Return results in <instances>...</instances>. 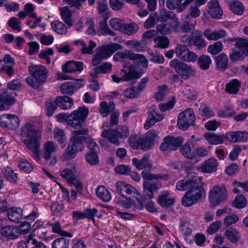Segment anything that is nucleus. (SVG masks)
<instances>
[{"instance_id": "864d4df0", "label": "nucleus", "mask_w": 248, "mask_h": 248, "mask_svg": "<svg viewBox=\"0 0 248 248\" xmlns=\"http://www.w3.org/2000/svg\"><path fill=\"white\" fill-rule=\"evenodd\" d=\"M230 8L233 13L237 15H242L244 11L243 5L238 1H235L231 3Z\"/></svg>"}, {"instance_id": "c756f323", "label": "nucleus", "mask_w": 248, "mask_h": 248, "mask_svg": "<svg viewBox=\"0 0 248 248\" xmlns=\"http://www.w3.org/2000/svg\"><path fill=\"white\" fill-rule=\"evenodd\" d=\"M203 35L209 40H217L225 37L227 34L225 31L223 30L214 31L210 30H206L204 31Z\"/></svg>"}, {"instance_id": "0eeeda50", "label": "nucleus", "mask_w": 248, "mask_h": 248, "mask_svg": "<svg viewBox=\"0 0 248 248\" xmlns=\"http://www.w3.org/2000/svg\"><path fill=\"white\" fill-rule=\"evenodd\" d=\"M228 192L224 185H217L209 193V200L213 206H217L227 201Z\"/></svg>"}, {"instance_id": "7c9ffc66", "label": "nucleus", "mask_w": 248, "mask_h": 248, "mask_svg": "<svg viewBox=\"0 0 248 248\" xmlns=\"http://www.w3.org/2000/svg\"><path fill=\"white\" fill-rule=\"evenodd\" d=\"M218 166L217 160L214 158L206 160L202 166V170L204 172L211 173L216 171Z\"/></svg>"}, {"instance_id": "a878e982", "label": "nucleus", "mask_w": 248, "mask_h": 248, "mask_svg": "<svg viewBox=\"0 0 248 248\" xmlns=\"http://www.w3.org/2000/svg\"><path fill=\"white\" fill-rule=\"evenodd\" d=\"M15 98L11 93L5 92L0 96V110L3 111L8 110L9 106L15 102Z\"/></svg>"}, {"instance_id": "0e129e2a", "label": "nucleus", "mask_w": 248, "mask_h": 248, "mask_svg": "<svg viewBox=\"0 0 248 248\" xmlns=\"http://www.w3.org/2000/svg\"><path fill=\"white\" fill-rule=\"evenodd\" d=\"M54 138L60 143H63L66 140V137L63 129L56 127L54 130Z\"/></svg>"}, {"instance_id": "423d86ee", "label": "nucleus", "mask_w": 248, "mask_h": 248, "mask_svg": "<svg viewBox=\"0 0 248 248\" xmlns=\"http://www.w3.org/2000/svg\"><path fill=\"white\" fill-rule=\"evenodd\" d=\"M84 142L76 138L72 137L70 139L66 149L61 156V160L62 161H67L74 158L77 154L84 149Z\"/></svg>"}, {"instance_id": "49530a36", "label": "nucleus", "mask_w": 248, "mask_h": 248, "mask_svg": "<svg viewBox=\"0 0 248 248\" xmlns=\"http://www.w3.org/2000/svg\"><path fill=\"white\" fill-rule=\"evenodd\" d=\"M133 54V51L125 49L124 51L118 52L113 56V60L115 61L119 62L123 61L124 59L127 58L132 60Z\"/></svg>"}, {"instance_id": "5701e85b", "label": "nucleus", "mask_w": 248, "mask_h": 248, "mask_svg": "<svg viewBox=\"0 0 248 248\" xmlns=\"http://www.w3.org/2000/svg\"><path fill=\"white\" fill-rule=\"evenodd\" d=\"M155 106H152L149 108L148 120L144 124V128L149 129L155 123L161 120L163 118L162 114H158L156 110Z\"/></svg>"}, {"instance_id": "f8f14e48", "label": "nucleus", "mask_w": 248, "mask_h": 248, "mask_svg": "<svg viewBox=\"0 0 248 248\" xmlns=\"http://www.w3.org/2000/svg\"><path fill=\"white\" fill-rule=\"evenodd\" d=\"M58 146L52 141H47L43 145L41 156L48 165L54 166L56 164L57 159L55 156H52V154L56 152Z\"/></svg>"}, {"instance_id": "4468645a", "label": "nucleus", "mask_w": 248, "mask_h": 248, "mask_svg": "<svg viewBox=\"0 0 248 248\" xmlns=\"http://www.w3.org/2000/svg\"><path fill=\"white\" fill-rule=\"evenodd\" d=\"M195 121V116L192 109L189 108L178 115L177 125L183 130H186Z\"/></svg>"}, {"instance_id": "680f3d73", "label": "nucleus", "mask_w": 248, "mask_h": 248, "mask_svg": "<svg viewBox=\"0 0 248 248\" xmlns=\"http://www.w3.org/2000/svg\"><path fill=\"white\" fill-rule=\"evenodd\" d=\"M100 28L102 31L103 35L108 34L112 36L116 35L115 32L111 31L108 27L106 19H104L100 22Z\"/></svg>"}, {"instance_id": "6ab92c4d", "label": "nucleus", "mask_w": 248, "mask_h": 248, "mask_svg": "<svg viewBox=\"0 0 248 248\" xmlns=\"http://www.w3.org/2000/svg\"><path fill=\"white\" fill-rule=\"evenodd\" d=\"M0 125L13 129L19 126V120L15 114H3L0 117Z\"/></svg>"}, {"instance_id": "6e6d98bb", "label": "nucleus", "mask_w": 248, "mask_h": 248, "mask_svg": "<svg viewBox=\"0 0 248 248\" xmlns=\"http://www.w3.org/2000/svg\"><path fill=\"white\" fill-rule=\"evenodd\" d=\"M159 20L162 22L166 21L169 19H178L176 18V15L173 12L162 10L159 16Z\"/></svg>"}, {"instance_id": "9b49d317", "label": "nucleus", "mask_w": 248, "mask_h": 248, "mask_svg": "<svg viewBox=\"0 0 248 248\" xmlns=\"http://www.w3.org/2000/svg\"><path fill=\"white\" fill-rule=\"evenodd\" d=\"M200 178L196 172L188 173L183 180H180L176 183V188L179 191L190 190L193 187L198 186L200 182Z\"/></svg>"}, {"instance_id": "69168bd1", "label": "nucleus", "mask_w": 248, "mask_h": 248, "mask_svg": "<svg viewBox=\"0 0 248 248\" xmlns=\"http://www.w3.org/2000/svg\"><path fill=\"white\" fill-rule=\"evenodd\" d=\"M86 161L91 165H95L99 162V158L96 152L90 151L86 155Z\"/></svg>"}, {"instance_id": "39448f33", "label": "nucleus", "mask_w": 248, "mask_h": 248, "mask_svg": "<svg viewBox=\"0 0 248 248\" xmlns=\"http://www.w3.org/2000/svg\"><path fill=\"white\" fill-rule=\"evenodd\" d=\"M129 135V130L124 125H120L117 128L104 130L101 133L102 137L107 139L110 142L117 145L120 144L119 139H125Z\"/></svg>"}, {"instance_id": "774afa93", "label": "nucleus", "mask_w": 248, "mask_h": 248, "mask_svg": "<svg viewBox=\"0 0 248 248\" xmlns=\"http://www.w3.org/2000/svg\"><path fill=\"white\" fill-rule=\"evenodd\" d=\"M167 87L163 85L159 87L158 91L155 94V98L157 101H161L166 98L167 94Z\"/></svg>"}, {"instance_id": "f3484780", "label": "nucleus", "mask_w": 248, "mask_h": 248, "mask_svg": "<svg viewBox=\"0 0 248 248\" xmlns=\"http://www.w3.org/2000/svg\"><path fill=\"white\" fill-rule=\"evenodd\" d=\"M76 168L72 167L70 169H65L61 172V176L65 179L69 183L75 186L76 189L80 192L83 189V185L75 177Z\"/></svg>"}, {"instance_id": "f704fd0d", "label": "nucleus", "mask_w": 248, "mask_h": 248, "mask_svg": "<svg viewBox=\"0 0 248 248\" xmlns=\"http://www.w3.org/2000/svg\"><path fill=\"white\" fill-rule=\"evenodd\" d=\"M169 195V193L168 191H165L158 196L157 202L161 206L168 208L175 202L174 199L168 198Z\"/></svg>"}, {"instance_id": "13d9d810", "label": "nucleus", "mask_w": 248, "mask_h": 248, "mask_svg": "<svg viewBox=\"0 0 248 248\" xmlns=\"http://www.w3.org/2000/svg\"><path fill=\"white\" fill-rule=\"evenodd\" d=\"M125 44L137 52H141L144 50V46L142 45L140 41H138L134 40H128L125 42Z\"/></svg>"}, {"instance_id": "7ed1b4c3", "label": "nucleus", "mask_w": 248, "mask_h": 248, "mask_svg": "<svg viewBox=\"0 0 248 248\" xmlns=\"http://www.w3.org/2000/svg\"><path fill=\"white\" fill-rule=\"evenodd\" d=\"M29 71L34 80L28 78H26L27 83L32 88L38 89L46 81L48 70L41 65H31L29 66Z\"/></svg>"}, {"instance_id": "a18cd8bd", "label": "nucleus", "mask_w": 248, "mask_h": 248, "mask_svg": "<svg viewBox=\"0 0 248 248\" xmlns=\"http://www.w3.org/2000/svg\"><path fill=\"white\" fill-rule=\"evenodd\" d=\"M211 62L212 60L208 55H203L200 56L198 59V64L202 70L208 69Z\"/></svg>"}, {"instance_id": "de8ad7c7", "label": "nucleus", "mask_w": 248, "mask_h": 248, "mask_svg": "<svg viewBox=\"0 0 248 248\" xmlns=\"http://www.w3.org/2000/svg\"><path fill=\"white\" fill-rule=\"evenodd\" d=\"M61 16L65 22L69 26H71L73 24L71 19L72 13L67 6L62 7L60 10Z\"/></svg>"}, {"instance_id": "c03bdc74", "label": "nucleus", "mask_w": 248, "mask_h": 248, "mask_svg": "<svg viewBox=\"0 0 248 248\" xmlns=\"http://www.w3.org/2000/svg\"><path fill=\"white\" fill-rule=\"evenodd\" d=\"M154 41L156 44L155 47L162 49L167 48L170 44L168 38L163 36H157L154 38Z\"/></svg>"}, {"instance_id": "5fc2aeb1", "label": "nucleus", "mask_w": 248, "mask_h": 248, "mask_svg": "<svg viewBox=\"0 0 248 248\" xmlns=\"http://www.w3.org/2000/svg\"><path fill=\"white\" fill-rule=\"evenodd\" d=\"M223 48V45L220 41L215 42L213 45H209L207 50L212 55H216L220 52Z\"/></svg>"}, {"instance_id": "4d7b16f0", "label": "nucleus", "mask_w": 248, "mask_h": 248, "mask_svg": "<svg viewBox=\"0 0 248 248\" xmlns=\"http://www.w3.org/2000/svg\"><path fill=\"white\" fill-rule=\"evenodd\" d=\"M182 154L188 159H193L195 157L194 153L192 152L189 141L186 143L180 149Z\"/></svg>"}, {"instance_id": "c9c22d12", "label": "nucleus", "mask_w": 248, "mask_h": 248, "mask_svg": "<svg viewBox=\"0 0 248 248\" xmlns=\"http://www.w3.org/2000/svg\"><path fill=\"white\" fill-rule=\"evenodd\" d=\"M2 172L5 179L11 183H16L18 176L17 174L10 167L7 166L2 169Z\"/></svg>"}, {"instance_id": "ddd939ff", "label": "nucleus", "mask_w": 248, "mask_h": 248, "mask_svg": "<svg viewBox=\"0 0 248 248\" xmlns=\"http://www.w3.org/2000/svg\"><path fill=\"white\" fill-rule=\"evenodd\" d=\"M121 71L124 74L121 78H119L115 75L111 76L113 81L116 83H119L121 80L129 81L139 78L142 75V73L138 72L135 66L133 64H131L128 67V70L122 69Z\"/></svg>"}, {"instance_id": "bb28decb", "label": "nucleus", "mask_w": 248, "mask_h": 248, "mask_svg": "<svg viewBox=\"0 0 248 248\" xmlns=\"http://www.w3.org/2000/svg\"><path fill=\"white\" fill-rule=\"evenodd\" d=\"M95 66L93 72L90 74L93 78H97L99 74L109 73L112 70V64L108 62H105L99 66Z\"/></svg>"}, {"instance_id": "9d476101", "label": "nucleus", "mask_w": 248, "mask_h": 248, "mask_svg": "<svg viewBox=\"0 0 248 248\" xmlns=\"http://www.w3.org/2000/svg\"><path fill=\"white\" fill-rule=\"evenodd\" d=\"M204 194L202 186H198L187 191L182 199V204L185 206H190L195 204Z\"/></svg>"}, {"instance_id": "e2e57ef3", "label": "nucleus", "mask_w": 248, "mask_h": 248, "mask_svg": "<svg viewBox=\"0 0 248 248\" xmlns=\"http://www.w3.org/2000/svg\"><path fill=\"white\" fill-rule=\"evenodd\" d=\"M225 234L229 240L233 244L236 243L240 238L239 233L235 230H227Z\"/></svg>"}, {"instance_id": "09e8293b", "label": "nucleus", "mask_w": 248, "mask_h": 248, "mask_svg": "<svg viewBox=\"0 0 248 248\" xmlns=\"http://www.w3.org/2000/svg\"><path fill=\"white\" fill-rule=\"evenodd\" d=\"M50 225L52 227V232L54 233H58L62 236H67L69 238H71L73 236L72 233L63 231L62 229L61 224L59 222L50 223Z\"/></svg>"}, {"instance_id": "338daca9", "label": "nucleus", "mask_w": 248, "mask_h": 248, "mask_svg": "<svg viewBox=\"0 0 248 248\" xmlns=\"http://www.w3.org/2000/svg\"><path fill=\"white\" fill-rule=\"evenodd\" d=\"M247 203L246 198L242 195L236 196L233 201L234 206L238 209L245 207Z\"/></svg>"}, {"instance_id": "37998d69", "label": "nucleus", "mask_w": 248, "mask_h": 248, "mask_svg": "<svg viewBox=\"0 0 248 248\" xmlns=\"http://www.w3.org/2000/svg\"><path fill=\"white\" fill-rule=\"evenodd\" d=\"M64 237L62 236L55 239L52 243V248H68L70 239H66Z\"/></svg>"}, {"instance_id": "aec40b11", "label": "nucleus", "mask_w": 248, "mask_h": 248, "mask_svg": "<svg viewBox=\"0 0 248 248\" xmlns=\"http://www.w3.org/2000/svg\"><path fill=\"white\" fill-rule=\"evenodd\" d=\"M81 80H83V79L75 80L62 84L60 87L62 93L64 94L72 95L83 86L82 84L79 82V81Z\"/></svg>"}, {"instance_id": "4be33fe9", "label": "nucleus", "mask_w": 248, "mask_h": 248, "mask_svg": "<svg viewBox=\"0 0 248 248\" xmlns=\"http://www.w3.org/2000/svg\"><path fill=\"white\" fill-rule=\"evenodd\" d=\"M178 20L175 19L173 22L161 23L156 27L157 31L163 35H167L175 30L178 26Z\"/></svg>"}, {"instance_id": "f257e3e1", "label": "nucleus", "mask_w": 248, "mask_h": 248, "mask_svg": "<svg viewBox=\"0 0 248 248\" xmlns=\"http://www.w3.org/2000/svg\"><path fill=\"white\" fill-rule=\"evenodd\" d=\"M20 136L27 148L31 152L32 157L37 162L40 161V133L33 125L26 123L21 129Z\"/></svg>"}, {"instance_id": "e433bc0d", "label": "nucleus", "mask_w": 248, "mask_h": 248, "mask_svg": "<svg viewBox=\"0 0 248 248\" xmlns=\"http://www.w3.org/2000/svg\"><path fill=\"white\" fill-rule=\"evenodd\" d=\"M231 41H235V46L241 50L245 56H248V39L243 38L231 39Z\"/></svg>"}, {"instance_id": "1a4fd4ad", "label": "nucleus", "mask_w": 248, "mask_h": 248, "mask_svg": "<svg viewBox=\"0 0 248 248\" xmlns=\"http://www.w3.org/2000/svg\"><path fill=\"white\" fill-rule=\"evenodd\" d=\"M181 40L186 46H194L198 49H202L206 45L202 33L199 30L192 32L190 35H184L182 36Z\"/></svg>"}, {"instance_id": "dca6fc26", "label": "nucleus", "mask_w": 248, "mask_h": 248, "mask_svg": "<svg viewBox=\"0 0 248 248\" xmlns=\"http://www.w3.org/2000/svg\"><path fill=\"white\" fill-rule=\"evenodd\" d=\"M175 53L178 58L182 61L188 62H195L197 59V54L190 51L185 45L178 44L175 49Z\"/></svg>"}, {"instance_id": "bf43d9fd", "label": "nucleus", "mask_w": 248, "mask_h": 248, "mask_svg": "<svg viewBox=\"0 0 248 248\" xmlns=\"http://www.w3.org/2000/svg\"><path fill=\"white\" fill-rule=\"evenodd\" d=\"M46 114L50 117L51 116L55 110L57 108L56 100H48L46 102Z\"/></svg>"}, {"instance_id": "3c124183", "label": "nucleus", "mask_w": 248, "mask_h": 248, "mask_svg": "<svg viewBox=\"0 0 248 248\" xmlns=\"http://www.w3.org/2000/svg\"><path fill=\"white\" fill-rule=\"evenodd\" d=\"M28 248H46V245L41 241L34 239L33 236L30 235L27 240Z\"/></svg>"}, {"instance_id": "ea45409f", "label": "nucleus", "mask_w": 248, "mask_h": 248, "mask_svg": "<svg viewBox=\"0 0 248 248\" xmlns=\"http://www.w3.org/2000/svg\"><path fill=\"white\" fill-rule=\"evenodd\" d=\"M100 112L103 117H107L115 108V104L110 101L108 104L106 101H102L100 104Z\"/></svg>"}, {"instance_id": "c85d7f7f", "label": "nucleus", "mask_w": 248, "mask_h": 248, "mask_svg": "<svg viewBox=\"0 0 248 248\" xmlns=\"http://www.w3.org/2000/svg\"><path fill=\"white\" fill-rule=\"evenodd\" d=\"M196 25V20L191 19L189 16H187L180 25V29L184 33H189L194 31Z\"/></svg>"}, {"instance_id": "412c9836", "label": "nucleus", "mask_w": 248, "mask_h": 248, "mask_svg": "<svg viewBox=\"0 0 248 248\" xmlns=\"http://www.w3.org/2000/svg\"><path fill=\"white\" fill-rule=\"evenodd\" d=\"M208 13L215 19H220L223 15V10L221 8L217 0H212L208 2Z\"/></svg>"}, {"instance_id": "6e6552de", "label": "nucleus", "mask_w": 248, "mask_h": 248, "mask_svg": "<svg viewBox=\"0 0 248 248\" xmlns=\"http://www.w3.org/2000/svg\"><path fill=\"white\" fill-rule=\"evenodd\" d=\"M169 65L173 68L177 74L186 80L195 76V70L190 65L175 59L170 62Z\"/></svg>"}, {"instance_id": "603ef678", "label": "nucleus", "mask_w": 248, "mask_h": 248, "mask_svg": "<svg viewBox=\"0 0 248 248\" xmlns=\"http://www.w3.org/2000/svg\"><path fill=\"white\" fill-rule=\"evenodd\" d=\"M51 26L53 31L59 34H64L67 31L66 26L59 21H53Z\"/></svg>"}, {"instance_id": "79ce46f5", "label": "nucleus", "mask_w": 248, "mask_h": 248, "mask_svg": "<svg viewBox=\"0 0 248 248\" xmlns=\"http://www.w3.org/2000/svg\"><path fill=\"white\" fill-rule=\"evenodd\" d=\"M139 30L138 24L134 22L124 24L121 32L128 35L136 33Z\"/></svg>"}, {"instance_id": "052dcab7", "label": "nucleus", "mask_w": 248, "mask_h": 248, "mask_svg": "<svg viewBox=\"0 0 248 248\" xmlns=\"http://www.w3.org/2000/svg\"><path fill=\"white\" fill-rule=\"evenodd\" d=\"M96 43L93 40L90 41L89 46H87L85 43L80 49L81 53L83 54H92L93 53V49L96 46Z\"/></svg>"}, {"instance_id": "20e7f679", "label": "nucleus", "mask_w": 248, "mask_h": 248, "mask_svg": "<svg viewBox=\"0 0 248 248\" xmlns=\"http://www.w3.org/2000/svg\"><path fill=\"white\" fill-rule=\"evenodd\" d=\"M122 48V46L117 43H112L100 46L97 52L93 57L92 61V65L93 66L98 65L103 60L109 57L115 51Z\"/></svg>"}, {"instance_id": "8fccbe9b", "label": "nucleus", "mask_w": 248, "mask_h": 248, "mask_svg": "<svg viewBox=\"0 0 248 248\" xmlns=\"http://www.w3.org/2000/svg\"><path fill=\"white\" fill-rule=\"evenodd\" d=\"M77 129L72 132V137L85 141L87 140L85 136L88 135L89 132L88 129L87 127H81V128Z\"/></svg>"}, {"instance_id": "2eb2a0df", "label": "nucleus", "mask_w": 248, "mask_h": 248, "mask_svg": "<svg viewBox=\"0 0 248 248\" xmlns=\"http://www.w3.org/2000/svg\"><path fill=\"white\" fill-rule=\"evenodd\" d=\"M183 142V138L181 136L174 137L168 136L164 138V141L161 143L160 149L162 151L167 150L175 151L182 145Z\"/></svg>"}, {"instance_id": "cd10ccee", "label": "nucleus", "mask_w": 248, "mask_h": 248, "mask_svg": "<svg viewBox=\"0 0 248 248\" xmlns=\"http://www.w3.org/2000/svg\"><path fill=\"white\" fill-rule=\"evenodd\" d=\"M0 233L2 235L11 239L17 238L19 235V229L13 226L2 227Z\"/></svg>"}, {"instance_id": "b1692460", "label": "nucleus", "mask_w": 248, "mask_h": 248, "mask_svg": "<svg viewBox=\"0 0 248 248\" xmlns=\"http://www.w3.org/2000/svg\"><path fill=\"white\" fill-rule=\"evenodd\" d=\"M132 162L136 168L139 170L145 169L151 170L153 168V165L149 162V156L147 155H144L141 159L134 158L132 159Z\"/></svg>"}, {"instance_id": "72a5a7b5", "label": "nucleus", "mask_w": 248, "mask_h": 248, "mask_svg": "<svg viewBox=\"0 0 248 248\" xmlns=\"http://www.w3.org/2000/svg\"><path fill=\"white\" fill-rule=\"evenodd\" d=\"M204 137L211 145H217L222 144L224 142V136L223 135H217L212 133H206L204 134Z\"/></svg>"}, {"instance_id": "393cba45", "label": "nucleus", "mask_w": 248, "mask_h": 248, "mask_svg": "<svg viewBox=\"0 0 248 248\" xmlns=\"http://www.w3.org/2000/svg\"><path fill=\"white\" fill-rule=\"evenodd\" d=\"M62 69L65 73L81 72L83 69V63L81 62L69 61L62 65Z\"/></svg>"}, {"instance_id": "f03ea898", "label": "nucleus", "mask_w": 248, "mask_h": 248, "mask_svg": "<svg viewBox=\"0 0 248 248\" xmlns=\"http://www.w3.org/2000/svg\"><path fill=\"white\" fill-rule=\"evenodd\" d=\"M141 176L145 180L143 184L144 198L147 199H151L154 192L161 187L159 179L167 180L169 178L168 174H154L146 170L141 172Z\"/></svg>"}, {"instance_id": "4c0bfd02", "label": "nucleus", "mask_w": 248, "mask_h": 248, "mask_svg": "<svg viewBox=\"0 0 248 248\" xmlns=\"http://www.w3.org/2000/svg\"><path fill=\"white\" fill-rule=\"evenodd\" d=\"M97 197L105 202H109L111 198V194L109 190L104 186H99L96 190Z\"/></svg>"}, {"instance_id": "a211bd4d", "label": "nucleus", "mask_w": 248, "mask_h": 248, "mask_svg": "<svg viewBox=\"0 0 248 248\" xmlns=\"http://www.w3.org/2000/svg\"><path fill=\"white\" fill-rule=\"evenodd\" d=\"M117 192L127 200H130L131 196L137 193V190L130 185L124 181H118L116 183Z\"/></svg>"}, {"instance_id": "2f4dec72", "label": "nucleus", "mask_w": 248, "mask_h": 248, "mask_svg": "<svg viewBox=\"0 0 248 248\" xmlns=\"http://www.w3.org/2000/svg\"><path fill=\"white\" fill-rule=\"evenodd\" d=\"M215 62L217 67L221 70L224 71L228 68L229 60L228 56L224 53H222L215 58Z\"/></svg>"}, {"instance_id": "a19ab883", "label": "nucleus", "mask_w": 248, "mask_h": 248, "mask_svg": "<svg viewBox=\"0 0 248 248\" xmlns=\"http://www.w3.org/2000/svg\"><path fill=\"white\" fill-rule=\"evenodd\" d=\"M240 82L236 79H233L232 81L226 85L225 91L228 93L236 94L239 90Z\"/></svg>"}, {"instance_id": "58836bf2", "label": "nucleus", "mask_w": 248, "mask_h": 248, "mask_svg": "<svg viewBox=\"0 0 248 248\" xmlns=\"http://www.w3.org/2000/svg\"><path fill=\"white\" fill-rule=\"evenodd\" d=\"M9 219L14 222H19L22 218V210L20 208H12L8 212Z\"/></svg>"}, {"instance_id": "473e14b6", "label": "nucleus", "mask_w": 248, "mask_h": 248, "mask_svg": "<svg viewBox=\"0 0 248 248\" xmlns=\"http://www.w3.org/2000/svg\"><path fill=\"white\" fill-rule=\"evenodd\" d=\"M89 114V109L86 107H80L78 109L73 111L70 115L79 120L82 123H84L87 116Z\"/></svg>"}]
</instances>
